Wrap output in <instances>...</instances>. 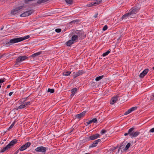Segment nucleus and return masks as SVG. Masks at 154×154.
Returning <instances> with one entry per match:
<instances>
[{
	"label": "nucleus",
	"instance_id": "nucleus-1",
	"mask_svg": "<svg viewBox=\"0 0 154 154\" xmlns=\"http://www.w3.org/2000/svg\"><path fill=\"white\" fill-rule=\"evenodd\" d=\"M30 37L29 35H27L23 37L14 38L10 40L6 44V45L8 46L12 44L20 42L26 39L29 38Z\"/></svg>",
	"mask_w": 154,
	"mask_h": 154
},
{
	"label": "nucleus",
	"instance_id": "nucleus-2",
	"mask_svg": "<svg viewBox=\"0 0 154 154\" xmlns=\"http://www.w3.org/2000/svg\"><path fill=\"white\" fill-rule=\"evenodd\" d=\"M134 128H131L128 130V134H129V136L131 138L137 137L140 134V132L138 131H134Z\"/></svg>",
	"mask_w": 154,
	"mask_h": 154
},
{
	"label": "nucleus",
	"instance_id": "nucleus-3",
	"mask_svg": "<svg viewBox=\"0 0 154 154\" xmlns=\"http://www.w3.org/2000/svg\"><path fill=\"white\" fill-rule=\"evenodd\" d=\"M77 36L79 40H82L85 38L86 35L82 30H76L75 31V33Z\"/></svg>",
	"mask_w": 154,
	"mask_h": 154
},
{
	"label": "nucleus",
	"instance_id": "nucleus-4",
	"mask_svg": "<svg viewBox=\"0 0 154 154\" xmlns=\"http://www.w3.org/2000/svg\"><path fill=\"white\" fill-rule=\"evenodd\" d=\"M28 58V57L25 56H21L18 57L16 59L15 63L14 64V66L17 65H20V63L22 61L26 60Z\"/></svg>",
	"mask_w": 154,
	"mask_h": 154
},
{
	"label": "nucleus",
	"instance_id": "nucleus-5",
	"mask_svg": "<svg viewBox=\"0 0 154 154\" xmlns=\"http://www.w3.org/2000/svg\"><path fill=\"white\" fill-rule=\"evenodd\" d=\"M140 8L138 7H133L129 11V13L131 18H134L135 17V14L139 11Z\"/></svg>",
	"mask_w": 154,
	"mask_h": 154
},
{
	"label": "nucleus",
	"instance_id": "nucleus-6",
	"mask_svg": "<svg viewBox=\"0 0 154 154\" xmlns=\"http://www.w3.org/2000/svg\"><path fill=\"white\" fill-rule=\"evenodd\" d=\"M48 149L47 147L43 146H38L35 149V151L38 152H41L45 153L46 150Z\"/></svg>",
	"mask_w": 154,
	"mask_h": 154
},
{
	"label": "nucleus",
	"instance_id": "nucleus-7",
	"mask_svg": "<svg viewBox=\"0 0 154 154\" xmlns=\"http://www.w3.org/2000/svg\"><path fill=\"white\" fill-rule=\"evenodd\" d=\"M31 143L29 142H28L26 143L25 144L19 148L20 151H23L28 148H29L31 145Z\"/></svg>",
	"mask_w": 154,
	"mask_h": 154
},
{
	"label": "nucleus",
	"instance_id": "nucleus-8",
	"mask_svg": "<svg viewBox=\"0 0 154 154\" xmlns=\"http://www.w3.org/2000/svg\"><path fill=\"white\" fill-rule=\"evenodd\" d=\"M84 73L83 70H80L77 72H74L73 73V76L74 79L76 78L79 76L82 75Z\"/></svg>",
	"mask_w": 154,
	"mask_h": 154
},
{
	"label": "nucleus",
	"instance_id": "nucleus-9",
	"mask_svg": "<svg viewBox=\"0 0 154 154\" xmlns=\"http://www.w3.org/2000/svg\"><path fill=\"white\" fill-rule=\"evenodd\" d=\"M23 7V6H20L16 8L15 9H13L11 11V13L12 15H15L17 14L18 11L20 9H22Z\"/></svg>",
	"mask_w": 154,
	"mask_h": 154
},
{
	"label": "nucleus",
	"instance_id": "nucleus-10",
	"mask_svg": "<svg viewBox=\"0 0 154 154\" xmlns=\"http://www.w3.org/2000/svg\"><path fill=\"white\" fill-rule=\"evenodd\" d=\"M100 135L98 134H94L91 136H89L88 137L89 140H94L98 138L99 137Z\"/></svg>",
	"mask_w": 154,
	"mask_h": 154
},
{
	"label": "nucleus",
	"instance_id": "nucleus-11",
	"mask_svg": "<svg viewBox=\"0 0 154 154\" xmlns=\"http://www.w3.org/2000/svg\"><path fill=\"white\" fill-rule=\"evenodd\" d=\"M32 13V11L31 10L26 11L21 14L20 15V16L23 17L28 16L31 14Z\"/></svg>",
	"mask_w": 154,
	"mask_h": 154
},
{
	"label": "nucleus",
	"instance_id": "nucleus-12",
	"mask_svg": "<svg viewBox=\"0 0 154 154\" xmlns=\"http://www.w3.org/2000/svg\"><path fill=\"white\" fill-rule=\"evenodd\" d=\"M101 141V140L100 139H97L94 141L92 144L90 145L89 148L94 147H96L98 144V143Z\"/></svg>",
	"mask_w": 154,
	"mask_h": 154
},
{
	"label": "nucleus",
	"instance_id": "nucleus-13",
	"mask_svg": "<svg viewBox=\"0 0 154 154\" xmlns=\"http://www.w3.org/2000/svg\"><path fill=\"white\" fill-rule=\"evenodd\" d=\"M148 71V69H145L140 74L139 77L140 78H143L147 74Z\"/></svg>",
	"mask_w": 154,
	"mask_h": 154
},
{
	"label": "nucleus",
	"instance_id": "nucleus-14",
	"mask_svg": "<svg viewBox=\"0 0 154 154\" xmlns=\"http://www.w3.org/2000/svg\"><path fill=\"white\" fill-rule=\"evenodd\" d=\"M119 97L118 96H116L113 97L111 99L110 101V103L111 104H113L114 103L116 102L118 100Z\"/></svg>",
	"mask_w": 154,
	"mask_h": 154
},
{
	"label": "nucleus",
	"instance_id": "nucleus-15",
	"mask_svg": "<svg viewBox=\"0 0 154 154\" xmlns=\"http://www.w3.org/2000/svg\"><path fill=\"white\" fill-rule=\"evenodd\" d=\"M17 143V140L16 139H14L11 140L9 143L8 144L10 148L12 147L15 144Z\"/></svg>",
	"mask_w": 154,
	"mask_h": 154
},
{
	"label": "nucleus",
	"instance_id": "nucleus-16",
	"mask_svg": "<svg viewBox=\"0 0 154 154\" xmlns=\"http://www.w3.org/2000/svg\"><path fill=\"white\" fill-rule=\"evenodd\" d=\"M130 18H132L129 14V12L127 13H126L124 14L122 17L121 19L122 20L123 19H126L127 18L129 19Z\"/></svg>",
	"mask_w": 154,
	"mask_h": 154
},
{
	"label": "nucleus",
	"instance_id": "nucleus-17",
	"mask_svg": "<svg viewBox=\"0 0 154 154\" xmlns=\"http://www.w3.org/2000/svg\"><path fill=\"white\" fill-rule=\"evenodd\" d=\"M86 111H84L76 115L75 117L77 119H80L84 116L85 114Z\"/></svg>",
	"mask_w": 154,
	"mask_h": 154
},
{
	"label": "nucleus",
	"instance_id": "nucleus-18",
	"mask_svg": "<svg viewBox=\"0 0 154 154\" xmlns=\"http://www.w3.org/2000/svg\"><path fill=\"white\" fill-rule=\"evenodd\" d=\"M79 39L78 36L76 34H74L72 36L71 40L74 42H77V41Z\"/></svg>",
	"mask_w": 154,
	"mask_h": 154
},
{
	"label": "nucleus",
	"instance_id": "nucleus-19",
	"mask_svg": "<svg viewBox=\"0 0 154 154\" xmlns=\"http://www.w3.org/2000/svg\"><path fill=\"white\" fill-rule=\"evenodd\" d=\"M97 119L96 118H94L92 120H90L89 121H88L86 123L87 124V125H88L93 122V123L97 122Z\"/></svg>",
	"mask_w": 154,
	"mask_h": 154
},
{
	"label": "nucleus",
	"instance_id": "nucleus-20",
	"mask_svg": "<svg viewBox=\"0 0 154 154\" xmlns=\"http://www.w3.org/2000/svg\"><path fill=\"white\" fill-rule=\"evenodd\" d=\"M10 148V147L8 146V145H7L6 146L3 147V148H2L1 149L0 152V153L4 152L5 151L8 149Z\"/></svg>",
	"mask_w": 154,
	"mask_h": 154
},
{
	"label": "nucleus",
	"instance_id": "nucleus-21",
	"mask_svg": "<svg viewBox=\"0 0 154 154\" xmlns=\"http://www.w3.org/2000/svg\"><path fill=\"white\" fill-rule=\"evenodd\" d=\"M74 42L72 40H70L68 41L66 43V44L67 46L70 47L71 45L73 44Z\"/></svg>",
	"mask_w": 154,
	"mask_h": 154
},
{
	"label": "nucleus",
	"instance_id": "nucleus-22",
	"mask_svg": "<svg viewBox=\"0 0 154 154\" xmlns=\"http://www.w3.org/2000/svg\"><path fill=\"white\" fill-rule=\"evenodd\" d=\"M77 88H72L71 90V96L72 97H73L74 95L76 92L77 91Z\"/></svg>",
	"mask_w": 154,
	"mask_h": 154
},
{
	"label": "nucleus",
	"instance_id": "nucleus-23",
	"mask_svg": "<svg viewBox=\"0 0 154 154\" xmlns=\"http://www.w3.org/2000/svg\"><path fill=\"white\" fill-rule=\"evenodd\" d=\"M42 52L41 51H39L38 52L34 53L33 54H32L31 56V57H35L36 56H37L39 55H40V54H42Z\"/></svg>",
	"mask_w": 154,
	"mask_h": 154
},
{
	"label": "nucleus",
	"instance_id": "nucleus-24",
	"mask_svg": "<svg viewBox=\"0 0 154 154\" xmlns=\"http://www.w3.org/2000/svg\"><path fill=\"white\" fill-rule=\"evenodd\" d=\"M26 107L24 103H22V104L20 105L17 108V109L18 110L20 109H23L24 108H25Z\"/></svg>",
	"mask_w": 154,
	"mask_h": 154
},
{
	"label": "nucleus",
	"instance_id": "nucleus-25",
	"mask_svg": "<svg viewBox=\"0 0 154 154\" xmlns=\"http://www.w3.org/2000/svg\"><path fill=\"white\" fill-rule=\"evenodd\" d=\"M131 144V143H129L127 144L125 148L123 149L124 151L127 150L130 147Z\"/></svg>",
	"mask_w": 154,
	"mask_h": 154
},
{
	"label": "nucleus",
	"instance_id": "nucleus-26",
	"mask_svg": "<svg viewBox=\"0 0 154 154\" xmlns=\"http://www.w3.org/2000/svg\"><path fill=\"white\" fill-rule=\"evenodd\" d=\"M103 75L97 77L96 78L95 80L96 81H99L101 79H102L103 78Z\"/></svg>",
	"mask_w": 154,
	"mask_h": 154
},
{
	"label": "nucleus",
	"instance_id": "nucleus-27",
	"mask_svg": "<svg viewBox=\"0 0 154 154\" xmlns=\"http://www.w3.org/2000/svg\"><path fill=\"white\" fill-rule=\"evenodd\" d=\"M71 72H70V71H67L66 72H65L63 73V75H65V76L69 75H70V74H71Z\"/></svg>",
	"mask_w": 154,
	"mask_h": 154
},
{
	"label": "nucleus",
	"instance_id": "nucleus-28",
	"mask_svg": "<svg viewBox=\"0 0 154 154\" xmlns=\"http://www.w3.org/2000/svg\"><path fill=\"white\" fill-rule=\"evenodd\" d=\"M110 52V51L108 50L106 52L103 53L102 56L103 57H105Z\"/></svg>",
	"mask_w": 154,
	"mask_h": 154
},
{
	"label": "nucleus",
	"instance_id": "nucleus-29",
	"mask_svg": "<svg viewBox=\"0 0 154 154\" xmlns=\"http://www.w3.org/2000/svg\"><path fill=\"white\" fill-rule=\"evenodd\" d=\"M48 92H50L51 93H53L54 92V90L53 89L48 88L47 91Z\"/></svg>",
	"mask_w": 154,
	"mask_h": 154
},
{
	"label": "nucleus",
	"instance_id": "nucleus-30",
	"mask_svg": "<svg viewBox=\"0 0 154 154\" xmlns=\"http://www.w3.org/2000/svg\"><path fill=\"white\" fill-rule=\"evenodd\" d=\"M26 107H27L28 106L30 105L31 104V102L30 101H27L26 102H25L24 103Z\"/></svg>",
	"mask_w": 154,
	"mask_h": 154
},
{
	"label": "nucleus",
	"instance_id": "nucleus-31",
	"mask_svg": "<svg viewBox=\"0 0 154 154\" xmlns=\"http://www.w3.org/2000/svg\"><path fill=\"white\" fill-rule=\"evenodd\" d=\"M95 3H94V2H93L90 4H87V6L88 7H91L95 5Z\"/></svg>",
	"mask_w": 154,
	"mask_h": 154
},
{
	"label": "nucleus",
	"instance_id": "nucleus-32",
	"mask_svg": "<svg viewBox=\"0 0 154 154\" xmlns=\"http://www.w3.org/2000/svg\"><path fill=\"white\" fill-rule=\"evenodd\" d=\"M102 0H97L95 2H94V3H95V5H97L102 2Z\"/></svg>",
	"mask_w": 154,
	"mask_h": 154
},
{
	"label": "nucleus",
	"instance_id": "nucleus-33",
	"mask_svg": "<svg viewBox=\"0 0 154 154\" xmlns=\"http://www.w3.org/2000/svg\"><path fill=\"white\" fill-rule=\"evenodd\" d=\"M79 21L78 20H74L73 21H71L70 22V23H72L73 24H75V23H78Z\"/></svg>",
	"mask_w": 154,
	"mask_h": 154
},
{
	"label": "nucleus",
	"instance_id": "nucleus-34",
	"mask_svg": "<svg viewBox=\"0 0 154 154\" xmlns=\"http://www.w3.org/2000/svg\"><path fill=\"white\" fill-rule=\"evenodd\" d=\"M15 123V122H13L12 123V124H11V125L9 127V129H11V128H12L13 127V126H14Z\"/></svg>",
	"mask_w": 154,
	"mask_h": 154
},
{
	"label": "nucleus",
	"instance_id": "nucleus-35",
	"mask_svg": "<svg viewBox=\"0 0 154 154\" xmlns=\"http://www.w3.org/2000/svg\"><path fill=\"white\" fill-rule=\"evenodd\" d=\"M66 2L68 4H71L72 2V0H65Z\"/></svg>",
	"mask_w": 154,
	"mask_h": 154
},
{
	"label": "nucleus",
	"instance_id": "nucleus-36",
	"mask_svg": "<svg viewBox=\"0 0 154 154\" xmlns=\"http://www.w3.org/2000/svg\"><path fill=\"white\" fill-rule=\"evenodd\" d=\"M108 28V26L107 25H105L104 27H103V29H102V30L104 31H105Z\"/></svg>",
	"mask_w": 154,
	"mask_h": 154
},
{
	"label": "nucleus",
	"instance_id": "nucleus-37",
	"mask_svg": "<svg viewBox=\"0 0 154 154\" xmlns=\"http://www.w3.org/2000/svg\"><path fill=\"white\" fill-rule=\"evenodd\" d=\"M150 100L154 99V93H152V94L150 96Z\"/></svg>",
	"mask_w": 154,
	"mask_h": 154
},
{
	"label": "nucleus",
	"instance_id": "nucleus-38",
	"mask_svg": "<svg viewBox=\"0 0 154 154\" xmlns=\"http://www.w3.org/2000/svg\"><path fill=\"white\" fill-rule=\"evenodd\" d=\"M106 132V130H104V129H102L100 131V134H104Z\"/></svg>",
	"mask_w": 154,
	"mask_h": 154
},
{
	"label": "nucleus",
	"instance_id": "nucleus-39",
	"mask_svg": "<svg viewBox=\"0 0 154 154\" xmlns=\"http://www.w3.org/2000/svg\"><path fill=\"white\" fill-rule=\"evenodd\" d=\"M55 31L57 33H59L61 32V30L60 29L57 28L55 29Z\"/></svg>",
	"mask_w": 154,
	"mask_h": 154
},
{
	"label": "nucleus",
	"instance_id": "nucleus-40",
	"mask_svg": "<svg viewBox=\"0 0 154 154\" xmlns=\"http://www.w3.org/2000/svg\"><path fill=\"white\" fill-rule=\"evenodd\" d=\"M131 110L132 112L136 110L137 109V107H132L131 108Z\"/></svg>",
	"mask_w": 154,
	"mask_h": 154
},
{
	"label": "nucleus",
	"instance_id": "nucleus-41",
	"mask_svg": "<svg viewBox=\"0 0 154 154\" xmlns=\"http://www.w3.org/2000/svg\"><path fill=\"white\" fill-rule=\"evenodd\" d=\"M123 145H121L119 148V149H118V151L119 152V151L121 149V151H122V148H123Z\"/></svg>",
	"mask_w": 154,
	"mask_h": 154
},
{
	"label": "nucleus",
	"instance_id": "nucleus-42",
	"mask_svg": "<svg viewBox=\"0 0 154 154\" xmlns=\"http://www.w3.org/2000/svg\"><path fill=\"white\" fill-rule=\"evenodd\" d=\"M149 132H151V133H154V128L151 129L149 131Z\"/></svg>",
	"mask_w": 154,
	"mask_h": 154
},
{
	"label": "nucleus",
	"instance_id": "nucleus-43",
	"mask_svg": "<svg viewBox=\"0 0 154 154\" xmlns=\"http://www.w3.org/2000/svg\"><path fill=\"white\" fill-rule=\"evenodd\" d=\"M5 81V80H4L3 79H0V83L2 84Z\"/></svg>",
	"mask_w": 154,
	"mask_h": 154
},
{
	"label": "nucleus",
	"instance_id": "nucleus-44",
	"mask_svg": "<svg viewBox=\"0 0 154 154\" xmlns=\"http://www.w3.org/2000/svg\"><path fill=\"white\" fill-rule=\"evenodd\" d=\"M129 113L128 112V111H127L125 112L124 113V115H127L129 114Z\"/></svg>",
	"mask_w": 154,
	"mask_h": 154
},
{
	"label": "nucleus",
	"instance_id": "nucleus-45",
	"mask_svg": "<svg viewBox=\"0 0 154 154\" xmlns=\"http://www.w3.org/2000/svg\"><path fill=\"white\" fill-rule=\"evenodd\" d=\"M98 13H97L94 16V18H96L97 17V15H98Z\"/></svg>",
	"mask_w": 154,
	"mask_h": 154
},
{
	"label": "nucleus",
	"instance_id": "nucleus-46",
	"mask_svg": "<svg viewBox=\"0 0 154 154\" xmlns=\"http://www.w3.org/2000/svg\"><path fill=\"white\" fill-rule=\"evenodd\" d=\"M128 112L130 113L131 112H132L131 110V108L130 109H128Z\"/></svg>",
	"mask_w": 154,
	"mask_h": 154
},
{
	"label": "nucleus",
	"instance_id": "nucleus-47",
	"mask_svg": "<svg viewBox=\"0 0 154 154\" xmlns=\"http://www.w3.org/2000/svg\"><path fill=\"white\" fill-rule=\"evenodd\" d=\"M28 97L26 98H24L23 99L24 100L23 101V103H24L25 101L27 100V99Z\"/></svg>",
	"mask_w": 154,
	"mask_h": 154
},
{
	"label": "nucleus",
	"instance_id": "nucleus-48",
	"mask_svg": "<svg viewBox=\"0 0 154 154\" xmlns=\"http://www.w3.org/2000/svg\"><path fill=\"white\" fill-rule=\"evenodd\" d=\"M13 93V92H10L9 93V96H11L12 94Z\"/></svg>",
	"mask_w": 154,
	"mask_h": 154
},
{
	"label": "nucleus",
	"instance_id": "nucleus-49",
	"mask_svg": "<svg viewBox=\"0 0 154 154\" xmlns=\"http://www.w3.org/2000/svg\"><path fill=\"white\" fill-rule=\"evenodd\" d=\"M19 150L20 151V149H19V148L15 152L17 154Z\"/></svg>",
	"mask_w": 154,
	"mask_h": 154
},
{
	"label": "nucleus",
	"instance_id": "nucleus-50",
	"mask_svg": "<svg viewBox=\"0 0 154 154\" xmlns=\"http://www.w3.org/2000/svg\"><path fill=\"white\" fill-rule=\"evenodd\" d=\"M128 135H129V134H128V133H125L124 134V135L125 136H127Z\"/></svg>",
	"mask_w": 154,
	"mask_h": 154
},
{
	"label": "nucleus",
	"instance_id": "nucleus-51",
	"mask_svg": "<svg viewBox=\"0 0 154 154\" xmlns=\"http://www.w3.org/2000/svg\"><path fill=\"white\" fill-rule=\"evenodd\" d=\"M11 86V85H8L7 86V88H10Z\"/></svg>",
	"mask_w": 154,
	"mask_h": 154
},
{
	"label": "nucleus",
	"instance_id": "nucleus-52",
	"mask_svg": "<svg viewBox=\"0 0 154 154\" xmlns=\"http://www.w3.org/2000/svg\"><path fill=\"white\" fill-rule=\"evenodd\" d=\"M2 55H0V59L2 57Z\"/></svg>",
	"mask_w": 154,
	"mask_h": 154
},
{
	"label": "nucleus",
	"instance_id": "nucleus-53",
	"mask_svg": "<svg viewBox=\"0 0 154 154\" xmlns=\"http://www.w3.org/2000/svg\"><path fill=\"white\" fill-rule=\"evenodd\" d=\"M3 27H2V28H1V30H2L3 29Z\"/></svg>",
	"mask_w": 154,
	"mask_h": 154
},
{
	"label": "nucleus",
	"instance_id": "nucleus-54",
	"mask_svg": "<svg viewBox=\"0 0 154 154\" xmlns=\"http://www.w3.org/2000/svg\"><path fill=\"white\" fill-rule=\"evenodd\" d=\"M152 69L154 70V66L152 68Z\"/></svg>",
	"mask_w": 154,
	"mask_h": 154
},
{
	"label": "nucleus",
	"instance_id": "nucleus-55",
	"mask_svg": "<svg viewBox=\"0 0 154 154\" xmlns=\"http://www.w3.org/2000/svg\"><path fill=\"white\" fill-rule=\"evenodd\" d=\"M1 85L0 84V88H1Z\"/></svg>",
	"mask_w": 154,
	"mask_h": 154
},
{
	"label": "nucleus",
	"instance_id": "nucleus-56",
	"mask_svg": "<svg viewBox=\"0 0 154 154\" xmlns=\"http://www.w3.org/2000/svg\"><path fill=\"white\" fill-rule=\"evenodd\" d=\"M14 154H17L15 152Z\"/></svg>",
	"mask_w": 154,
	"mask_h": 154
}]
</instances>
